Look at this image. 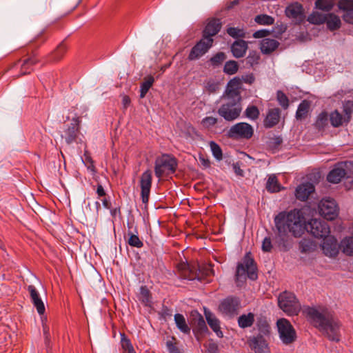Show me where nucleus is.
<instances>
[{
	"mask_svg": "<svg viewBox=\"0 0 353 353\" xmlns=\"http://www.w3.org/2000/svg\"><path fill=\"white\" fill-rule=\"evenodd\" d=\"M280 340L285 345L293 344L297 339L296 331L288 319H279L276 323Z\"/></svg>",
	"mask_w": 353,
	"mask_h": 353,
	"instance_id": "1a4fd4ad",
	"label": "nucleus"
},
{
	"mask_svg": "<svg viewBox=\"0 0 353 353\" xmlns=\"http://www.w3.org/2000/svg\"><path fill=\"white\" fill-rule=\"evenodd\" d=\"M243 82L239 77L228 81L221 97V105L218 109L219 114L227 121H233L239 117L241 110V90Z\"/></svg>",
	"mask_w": 353,
	"mask_h": 353,
	"instance_id": "f257e3e1",
	"label": "nucleus"
},
{
	"mask_svg": "<svg viewBox=\"0 0 353 353\" xmlns=\"http://www.w3.org/2000/svg\"><path fill=\"white\" fill-rule=\"evenodd\" d=\"M334 6V0H316L315 8L322 11L329 12Z\"/></svg>",
	"mask_w": 353,
	"mask_h": 353,
	"instance_id": "79ce46f5",
	"label": "nucleus"
},
{
	"mask_svg": "<svg viewBox=\"0 0 353 353\" xmlns=\"http://www.w3.org/2000/svg\"><path fill=\"white\" fill-rule=\"evenodd\" d=\"M305 230L318 239L327 237L330 232V227L327 223L316 219H311L307 225H306Z\"/></svg>",
	"mask_w": 353,
	"mask_h": 353,
	"instance_id": "ddd939ff",
	"label": "nucleus"
},
{
	"mask_svg": "<svg viewBox=\"0 0 353 353\" xmlns=\"http://www.w3.org/2000/svg\"><path fill=\"white\" fill-rule=\"evenodd\" d=\"M239 69V65L235 61H226L223 67V72L226 74H234Z\"/></svg>",
	"mask_w": 353,
	"mask_h": 353,
	"instance_id": "de8ad7c7",
	"label": "nucleus"
},
{
	"mask_svg": "<svg viewBox=\"0 0 353 353\" xmlns=\"http://www.w3.org/2000/svg\"><path fill=\"white\" fill-rule=\"evenodd\" d=\"M178 268L184 278L188 280L204 281L213 274V270L208 265H198L196 268L189 263H181Z\"/></svg>",
	"mask_w": 353,
	"mask_h": 353,
	"instance_id": "423d86ee",
	"label": "nucleus"
},
{
	"mask_svg": "<svg viewBox=\"0 0 353 353\" xmlns=\"http://www.w3.org/2000/svg\"><path fill=\"white\" fill-rule=\"evenodd\" d=\"M278 305L289 316L298 315L301 310V304L296 296L293 293L287 291L279 294Z\"/></svg>",
	"mask_w": 353,
	"mask_h": 353,
	"instance_id": "6e6552de",
	"label": "nucleus"
},
{
	"mask_svg": "<svg viewBox=\"0 0 353 353\" xmlns=\"http://www.w3.org/2000/svg\"><path fill=\"white\" fill-rule=\"evenodd\" d=\"M338 6L340 10L345 12L353 11V0H340Z\"/></svg>",
	"mask_w": 353,
	"mask_h": 353,
	"instance_id": "6e6d98bb",
	"label": "nucleus"
},
{
	"mask_svg": "<svg viewBox=\"0 0 353 353\" xmlns=\"http://www.w3.org/2000/svg\"><path fill=\"white\" fill-rule=\"evenodd\" d=\"M275 226L279 236H285L288 232L294 237H300L305 232L306 222L301 210L281 212L274 218Z\"/></svg>",
	"mask_w": 353,
	"mask_h": 353,
	"instance_id": "7ed1b4c3",
	"label": "nucleus"
},
{
	"mask_svg": "<svg viewBox=\"0 0 353 353\" xmlns=\"http://www.w3.org/2000/svg\"><path fill=\"white\" fill-rule=\"evenodd\" d=\"M213 41V39L206 40L202 38L191 49L188 55V60L193 61L202 57L212 46Z\"/></svg>",
	"mask_w": 353,
	"mask_h": 353,
	"instance_id": "dca6fc26",
	"label": "nucleus"
},
{
	"mask_svg": "<svg viewBox=\"0 0 353 353\" xmlns=\"http://www.w3.org/2000/svg\"><path fill=\"white\" fill-rule=\"evenodd\" d=\"M205 88L209 92L214 93L219 90V83L213 80H210L207 82Z\"/></svg>",
	"mask_w": 353,
	"mask_h": 353,
	"instance_id": "bf43d9fd",
	"label": "nucleus"
},
{
	"mask_svg": "<svg viewBox=\"0 0 353 353\" xmlns=\"http://www.w3.org/2000/svg\"><path fill=\"white\" fill-rule=\"evenodd\" d=\"M28 290L30 293L31 301L34 306L36 307L37 312L39 314H43L45 313L46 308L44 303L40 297L39 292L32 285L28 286Z\"/></svg>",
	"mask_w": 353,
	"mask_h": 353,
	"instance_id": "4be33fe9",
	"label": "nucleus"
},
{
	"mask_svg": "<svg viewBox=\"0 0 353 353\" xmlns=\"http://www.w3.org/2000/svg\"><path fill=\"white\" fill-rule=\"evenodd\" d=\"M345 175V170L341 166H336L328 173L327 180L332 183H339Z\"/></svg>",
	"mask_w": 353,
	"mask_h": 353,
	"instance_id": "a878e982",
	"label": "nucleus"
},
{
	"mask_svg": "<svg viewBox=\"0 0 353 353\" xmlns=\"http://www.w3.org/2000/svg\"><path fill=\"white\" fill-rule=\"evenodd\" d=\"M196 337L199 335H204L208 333V328L203 317L199 314L198 318L194 321V327L193 330Z\"/></svg>",
	"mask_w": 353,
	"mask_h": 353,
	"instance_id": "cd10ccee",
	"label": "nucleus"
},
{
	"mask_svg": "<svg viewBox=\"0 0 353 353\" xmlns=\"http://www.w3.org/2000/svg\"><path fill=\"white\" fill-rule=\"evenodd\" d=\"M319 211L321 216L328 221L334 220L339 215V207L333 199H323L319 204Z\"/></svg>",
	"mask_w": 353,
	"mask_h": 353,
	"instance_id": "f8f14e48",
	"label": "nucleus"
},
{
	"mask_svg": "<svg viewBox=\"0 0 353 353\" xmlns=\"http://www.w3.org/2000/svg\"><path fill=\"white\" fill-rule=\"evenodd\" d=\"M84 157L88 169L92 172H96L94 161L88 151L84 152Z\"/></svg>",
	"mask_w": 353,
	"mask_h": 353,
	"instance_id": "13d9d810",
	"label": "nucleus"
},
{
	"mask_svg": "<svg viewBox=\"0 0 353 353\" xmlns=\"http://www.w3.org/2000/svg\"><path fill=\"white\" fill-rule=\"evenodd\" d=\"M283 139L281 137H274L270 139L269 146L272 149H276L282 143Z\"/></svg>",
	"mask_w": 353,
	"mask_h": 353,
	"instance_id": "0e129e2a",
	"label": "nucleus"
},
{
	"mask_svg": "<svg viewBox=\"0 0 353 353\" xmlns=\"http://www.w3.org/2000/svg\"><path fill=\"white\" fill-rule=\"evenodd\" d=\"M259 110L256 105H248L244 112V115L252 120L256 119L259 116Z\"/></svg>",
	"mask_w": 353,
	"mask_h": 353,
	"instance_id": "3c124183",
	"label": "nucleus"
},
{
	"mask_svg": "<svg viewBox=\"0 0 353 353\" xmlns=\"http://www.w3.org/2000/svg\"><path fill=\"white\" fill-rule=\"evenodd\" d=\"M234 57L240 58L243 57V39H238L231 46Z\"/></svg>",
	"mask_w": 353,
	"mask_h": 353,
	"instance_id": "49530a36",
	"label": "nucleus"
},
{
	"mask_svg": "<svg viewBox=\"0 0 353 353\" xmlns=\"http://www.w3.org/2000/svg\"><path fill=\"white\" fill-rule=\"evenodd\" d=\"M80 123L81 119L79 117H74L72 119L70 123L64 125L63 134H61L68 145L73 143H77L80 136Z\"/></svg>",
	"mask_w": 353,
	"mask_h": 353,
	"instance_id": "9b49d317",
	"label": "nucleus"
},
{
	"mask_svg": "<svg viewBox=\"0 0 353 353\" xmlns=\"http://www.w3.org/2000/svg\"><path fill=\"white\" fill-rule=\"evenodd\" d=\"M326 21L325 22L327 25V28L330 31H334L341 28V21L339 16L334 13L327 14Z\"/></svg>",
	"mask_w": 353,
	"mask_h": 353,
	"instance_id": "c85d7f7f",
	"label": "nucleus"
},
{
	"mask_svg": "<svg viewBox=\"0 0 353 353\" xmlns=\"http://www.w3.org/2000/svg\"><path fill=\"white\" fill-rule=\"evenodd\" d=\"M228 137L232 139L243 137V122L233 125L228 131Z\"/></svg>",
	"mask_w": 353,
	"mask_h": 353,
	"instance_id": "a18cd8bd",
	"label": "nucleus"
},
{
	"mask_svg": "<svg viewBox=\"0 0 353 353\" xmlns=\"http://www.w3.org/2000/svg\"><path fill=\"white\" fill-rule=\"evenodd\" d=\"M210 147L214 157L216 160H221L223 159V152L221 147L216 142L212 141L210 142Z\"/></svg>",
	"mask_w": 353,
	"mask_h": 353,
	"instance_id": "603ef678",
	"label": "nucleus"
},
{
	"mask_svg": "<svg viewBox=\"0 0 353 353\" xmlns=\"http://www.w3.org/2000/svg\"><path fill=\"white\" fill-rule=\"evenodd\" d=\"M152 184V173L150 169L143 172L139 180V185L141 188V199L143 204L148 205L150 194Z\"/></svg>",
	"mask_w": 353,
	"mask_h": 353,
	"instance_id": "4468645a",
	"label": "nucleus"
},
{
	"mask_svg": "<svg viewBox=\"0 0 353 353\" xmlns=\"http://www.w3.org/2000/svg\"><path fill=\"white\" fill-rule=\"evenodd\" d=\"M276 99L279 105L283 108L287 109L289 106V99L286 94L281 90L276 92Z\"/></svg>",
	"mask_w": 353,
	"mask_h": 353,
	"instance_id": "864d4df0",
	"label": "nucleus"
},
{
	"mask_svg": "<svg viewBox=\"0 0 353 353\" xmlns=\"http://www.w3.org/2000/svg\"><path fill=\"white\" fill-rule=\"evenodd\" d=\"M286 17L302 22L305 18L303 6L298 2H294L288 6L285 10Z\"/></svg>",
	"mask_w": 353,
	"mask_h": 353,
	"instance_id": "412c9836",
	"label": "nucleus"
},
{
	"mask_svg": "<svg viewBox=\"0 0 353 353\" xmlns=\"http://www.w3.org/2000/svg\"><path fill=\"white\" fill-rule=\"evenodd\" d=\"M310 105V101L305 99L302 101L298 106L296 112V119L300 121L305 119L309 113Z\"/></svg>",
	"mask_w": 353,
	"mask_h": 353,
	"instance_id": "c756f323",
	"label": "nucleus"
},
{
	"mask_svg": "<svg viewBox=\"0 0 353 353\" xmlns=\"http://www.w3.org/2000/svg\"><path fill=\"white\" fill-rule=\"evenodd\" d=\"M340 248L337 240L332 236H327L323 238L322 249L325 255L329 256H336Z\"/></svg>",
	"mask_w": 353,
	"mask_h": 353,
	"instance_id": "aec40b11",
	"label": "nucleus"
},
{
	"mask_svg": "<svg viewBox=\"0 0 353 353\" xmlns=\"http://www.w3.org/2000/svg\"><path fill=\"white\" fill-rule=\"evenodd\" d=\"M352 112H353V110L351 107L345 106L343 108L344 115H343V118H345L346 123H348L350 121Z\"/></svg>",
	"mask_w": 353,
	"mask_h": 353,
	"instance_id": "774afa93",
	"label": "nucleus"
},
{
	"mask_svg": "<svg viewBox=\"0 0 353 353\" xmlns=\"http://www.w3.org/2000/svg\"><path fill=\"white\" fill-rule=\"evenodd\" d=\"M208 353H218L219 347L216 343L210 341L204 345Z\"/></svg>",
	"mask_w": 353,
	"mask_h": 353,
	"instance_id": "052dcab7",
	"label": "nucleus"
},
{
	"mask_svg": "<svg viewBox=\"0 0 353 353\" xmlns=\"http://www.w3.org/2000/svg\"><path fill=\"white\" fill-rule=\"evenodd\" d=\"M328 117L330 123L334 128H339L342 126L343 123H347L345 118H343V114L340 113L337 110L332 112Z\"/></svg>",
	"mask_w": 353,
	"mask_h": 353,
	"instance_id": "2f4dec72",
	"label": "nucleus"
},
{
	"mask_svg": "<svg viewBox=\"0 0 353 353\" xmlns=\"http://www.w3.org/2000/svg\"><path fill=\"white\" fill-rule=\"evenodd\" d=\"M253 134H254V130H253L252 127L250 124L244 122V125H243V137H244V139H250L252 137Z\"/></svg>",
	"mask_w": 353,
	"mask_h": 353,
	"instance_id": "680f3d73",
	"label": "nucleus"
},
{
	"mask_svg": "<svg viewBox=\"0 0 353 353\" xmlns=\"http://www.w3.org/2000/svg\"><path fill=\"white\" fill-rule=\"evenodd\" d=\"M68 46L65 40L61 41L57 48L48 55L43 57V64L56 63L61 61L66 54Z\"/></svg>",
	"mask_w": 353,
	"mask_h": 353,
	"instance_id": "f3484780",
	"label": "nucleus"
},
{
	"mask_svg": "<svg viewBox=\"0 0 353 353\" xmlns=\"http://www.w3.org/2000/svg\"><path fill=\"white\" fill-rule=\"evenodd\" d=\"M240 32L241 30L236 28H229L227 30V32L230 36L234 38L242 39L243 33L240 34Z\"/></svg>",
	"mask_w": 353,
	"mask_h": 353,
	"instance_id": "69168bd1",
	"label": "nucleus"
},
{
	"mask_svg": "<svg viewBox=\"0 0 353 353\" xmlns=\"http://www.w3.org/2000/svg\"><path fill=\"white\" fill-rule=\"evenodd\" d=\"M269 338L261 335L253 336L248 339L247 343L254 353H270Z\"/></svg>",
	"mask_w": 353,
	"mask_h": 353,
	"instance_id": "2eb2a0df",
	"label": "nucleus"
},
{
	"mask_svg": "<svg viewBox=\"0 0 353 353\" xmlns=\"http://www.w3.org/2000/svg\"><path fill=\"white\" fill-rule=\"evenodd\" d=\"M47 39L48 37L45 36L43 32L34 38L28 48L27 54L19 59L10 68L9 70L12 73H16L14 77L19 78L29 74L33 71L34 66L37 63L40 61L43 63V59L39 58L38 48L43 44Z\"/></svg>",
	"mask_w": 353,
	"mask_h": 353,
	"instance_id": "20e7f679",
	"label": "nucleus"
},
{
	"mask_svg": "<svg viewBox=\"0 0 353 353\" xmlns=\"http://www.w3.org/2000/svg\"><path fill=\"white\" fill-rule=\"evenodd\" d=\"M222 23L221 19L217 18L210 19L203 30V38L206 40L213 39L212 37L215 36L221 30Z\"/></svg>",
	"mask_w": 353,
	"mask_h": 353,
	"instance_id": "a211bd4d",
	"label": "nucleus"
},
{
	"mask_svg": "<svg viewBox=\"0 0 353 353\" xmlns=\"http://www.w3.org/2000/svg\"><path fill=\"white\" fill-rule=\"evenodd\" d=\"M246 274L248 279L256 281L258 279V268L254 260L250 257V253H246L244 256V274Z\"/></svg>",
	"mask_w": 353,
	"mask_h": 353,
	"instance_id": "6ab92c4d",
	"label": "nucleus"
},
{
	"mask_svg": "<svg viewBox=\"0 0 353 353\" xmlns=\"http://www.w3.org/2000/svg\"><path fill=\"white\" fill-rule=\"evenodd\" d=\"M314 186L312 183L307 182L297 186L295 191V196L298 200L306 201L309 196L314 192Z\"/></svg>",
	"mask_w": 353,
	"mask_h": 353,
	"instance_id": "5701e85b",
	"label": "nucleus"
},
{
	"mask_svg": "<svg viewBox=\"0 0 353 353\" xmlns=\"http://www.w3.org/2000/svg\"><path fill=\"white\" fill-rule=\"evenodd\" d=\"M259 60V54L256 52H252L246 59V64L253 68L254 65H258Z\"/></svg>",
	"mask_w": 353,
	"mask_h": 353,
	"instance_id": "5fc2aeb1",
	"label": "nucleus"
},
{
	"mask_svg": "<svg viewBox=\"0 0 353 353\" xmlns=\"http://www.w3.org/2000/svg\"><path fill=\"white\" fill-rule=\"evenodd\" d=\"M178 166L176 159L171 154H163L154 162L155 176L161 179L175 173Z\"/></svg>",
	"mask_w": 353,
	"mask_h": 353,
	"instance_id": "39448f33",
	"label": "nucleus"
},
{
	"mask_svg": "<svg viewBox=\"0 0 353 353\" xmlns=\"http://www.w3.org/2000/svg\"><path fill=\"white\" fill-rule=\"evenodd\" d=\"M154 82V78L149 75L144 78L143 81L141 83L140 85V97L144 98L150 90V88L152 86Z\"/></svg>",
	"mask_w": 353,
	"mask_h": 353,
	"instance_id": "4c0bfd02",
	"label": "nucleus"
},
{
	"mask_svg": "<svg viewBox=\"0 0 353 353\" xmlns=\"http://www.w3.org/2000/svg\"><path fill=\"white\" fill-rule=\"evenodd\" d=\"M174 321L177 328L183 334H189L190 333V327L186 323L184 316L181 314H176L174 315Z\"/></svg>",
	"mask_w": 353,
	"mask_h": 353,
	"instance_id": "7c9ffc66",
	"label": "nucleus"
},
{
	"mask_svg": "<svg viewBox=\"0 0 353 353\" xmlns=\"http://www.w3.org/2000/svg\"><path fill=\"white\" fill-rule=\"evenodd\" d=\"M340 248L347 255H353V236L345 237L340 243Z\"/></svg>",
	"mask_w": 353,
	"mask_h": 353,
	"instance_id": "e433bc0d",
	"label": "nucleus"
},
{
	"mask_svg": "<svg viewBox=\"0 0 353 353\" xmlns=\"http://www.w3.org/2000/svg\"><path fill=\"white\" fill-rule=\"evenodd\" d=\"M227 58L226 54L223 52H219L215 54L210 59V65L213 68L219 67L225 61Z\"/></svg>",
	"mask_w": 353,
	"mask_h": 353,
	"instance_id": "c03bdc74",
	"label": "nucleus"
},
{
	"mask_svg": "<svg viewBox=\"0 0 353 353\" xmlns=\"http://www.w3.org/2000/svg\"><path fill=\"white\" fill-rule=\"evenodd\" d=\"M178 341L174 336H171L166 341V347L169 353H183L178 346Z\"/></svg>",
	"mask_w": 353,
	"mask_h": 353,
	"instance_id": "37998d69",
	"label": "nucleus"
},
{
	"mask_svg": "<svg viewBox=\"0 0 353 353\" xmlns=\"http://www.w3.org/2000/svg\"><path fill=\"white\" fill-rule=\"evenodd\" d=\"M159 315L161 319H167L168 318H170L172 315V310L169 308L168 306L163 305L160 312Z\"/></svg>",
	"mask_w": 353,
	"mask_h": 353,
	"instance_id": "e2e57ef3",
	"label": "nucleus"
},
{
	"mask_svg": "<svg viewBox=\"0 0 353 353\" xmlns=\"http://www.w3.org/2000/svg\"><path fill=\"white\" fill-rule=\"evenodd\" d=\"M128 235L129 236L128 243L132 246L135 247L137 248H141L143 246V243L140 240L139 237L134 234L132 232H129L128 233Z\"/></svg>",
	"mask_w": 353,
	"mask_h": 353,
	"instance_id": "8fccbe9b",
	"label": "nucleus"
},
{
	"mask_svg": "<svg viewBox=\"0 0 353 353\" xmlns=\"http://www.w3.org/2000/svg\"><path fill=\"white\" fill-rule=\"evenodd\" d=\"M272 245L270 237H265L262 243V250L263 252H269L272 250Z\"/></svg>",
	"mask_w": 353,
	"mask_h": 353,
	"instance_id": "338daca9",
	"label": "nucleus"
},
{
	"mask_svg": "<svg viewBox=\"0 0 353 353\" xmlns=\"http://www.w3.org/2000/svg\"><path fill=\"white\" fill-rule=\"evenodd\" d=\"M241 308V299L234 296H228L219 303L218 310L223 316L234 318Z\"/></svg>",
	"mask_w": 353,
	"mask_h": 353,
	"instance_id": "9d476101",
	"label": "nucleus"
},
{
	"mask_svg": "<svg viewBox=\"0 0 353 353\" xmlns=\"http://www.w3.org/2000/svg\"><path fill=\"white\" fill-rule=\"evenodd\" d=\"M280 120V110L272 108L269 110L266 117L264 119V126L270 128L276 125Z\"/></svg>",
	"mask_w": 353,
	"mask_h": 353,
	"instance_id": "393cba45",
	"label": "nucleus"
},
{
	"mask_svg": "<svg viewBox=\"0 0 353 353\" xmlns=\"http://www.w3.org/2000/svg\"><path fill=\"white\" fill-rule=\"evenodd\" d=\"M139 301L146 307H150L152 305V294L146 285H142L140 288Z\"/></svg>",
	"mask_w": 353,
	"mask_h": 353,
	"instance_id": "473e14b6",
	"label": "nucleus"
},
{
	"mask_svg": "<svg viewBox=\"0 0 353 353\" xmlns=\"http://www.w3.org/2000/svg\"><path fill=\"white\" fill-rule=\"evenodd\" d=\"M254 21L259 25L270 26L274 23V19L268 14H259L255 17Z\"/></svg>",
	"mask_w": 353,
	"mask_h": 353,
	"instance_id": "09e8293b",
	"label": "nucleus"
},
{
	"mask_svg": "<svg viewBox=\"0 0 353 353\" xmlns=\"http://www.w3.org/2000/svg\"><path fill=\"white\" fill-rule=\"evenodd\" d=\"M205 316L208 325L212 331L219 338H222L223 336V334L221 330V322L219 319L213 313L206 310L205 311Z\"/></svg>",
	"mask_w": 353,
	"mask_h": 353,
	"instance_id": "b1692460",
	"label": "nucleus"
},
{
	"mask_svg": "<svg viewBox=\"0 0 353 353\" xmlns=\"http://www.w3.org/2000/svg\"><path fill=\"white\" fill-rule=\"evenodd\" d=\"M217 123V119L213 117H206L201 121L203 127L209 128L214 125Z\"/></svg>",
	"mask_w": 353,
	"mask_h": 353,
	"instance_id": "4d7b16f0",
	"label": "nucleus"
},
{
	"mask_svg": "<svg viewBox=\"0 0 353 353\" xmlns=\"http://www.w3.org/2000/svg\"><path fill=\"white\" fill-rule=\"evenodd\" d=\"M254 323L259 332L257 335L270 336L272 333L271 325L265 315L262 314H254L252 312L244 314V328L250 327Z\"/></svg>",
	"mask_w": 353,
	"mask_h": 353,
	"instance_id": "0eeeda50",
	"label": "nucleus"
},
{
	"mask_svg": "<svg viewBox=\"0 0 353 353\" xmlns=\"http://www.w3.org/2000/svg\"><path fill=\"white\" fill-rule=\"evenodd\" d=\"M243 262L239 261L237 263L236 267L235 268L234 276H233V281L238 288H241L243 286Z\"/></svg>",
	"mask_w": 353,
	"mask_h": 353,
	"instance_id": "f704fd0d",
	"label": "nucleus"
},
{
	"mask_svg": "<svg viewBox=\"0 0 353 353\" xmlns=\"http://www.w3.org/2000/svg\"><path fill=\"white\" fill-rule=\"evenodd\" d=\"M283 188L279 182L277 177L274 174H272L268 177L266 183V189L270 192H278Z\"/></svg>",
	"mask_w": 353,
	"mask_h": 353,
	"instance_id": "72a5a7b5",
	"label": "nucleus"
},
{
	"mask_svg": "<svg viewBox=\"0 0 353 353\" xmlns=\"http://www.w3.org/2000/svg\"><path fill=\"white\" fill-rule=\"evenodd\" d=\"M299 247L301 252L309 253L314 250L315 244L312 240L303 238L300 241Z\"/></svg>",
	"mask_w": 353,
	"mask_h": 353,
	"instance_id": "ea45409f",
	"label": "nucleus"
},
{
	"mask_svg": "<svg viewBox=\"0 0 353 353\" xmlns=\"http://www.w3.org/2000/svg\"><path fill=\"white\" fill-rule=\"evenodd\" d=\"M327 14H324L318 12H313L307 17V21L314 25H321L325 23L327 20Z\"/></svg>",
	"mask_w": 353,
	"mask_h": 353,
	"instance_id": "58836bf2",
	"label": "nucleus"
},
{
	"mask_svg": "<svg viewBox=\"0 0 353 353\" xmlns=\"http://www.w3.org/2000/svg\"><path fill=\"white\" fill-rule=\"evenodd\" d=\"M279 43L272 39H263L261 43V50L263 54H268L274 52L279 46Z\"/></svg>",
	"mask_w": 353,
	"mask_h": 353,
	"instance_id": "bb28decb",
	"label": "nucleus"
},
{
	"mask_svg": "<svg viewBox=\"0 0 353 353\" xmlns=\"http://www.w3.org/2000/svg\"><path fill=\"white\" fill-rule=\"evenodd\" d=\"M328 123V114L326 111H322L316 117L314 127L319 131L323 130Z\"/></svg>",
	"mask_w": 353,
	"mask_h": 353,
	"instance_id": "c9c22d12",
	"label": "nucleus"
},
{
	"mask_svg": "<svg viewBox=\"0 0 353 353\" xmlns=\"http://www.w3.org/2000/svg\"><path fill=\"white\" fill-rule=\"evenodd\" d=\"M121 345L122 353H136L131 341L123 334H121Z\"/></svg>",
	"mask_w": 353,
	"mask_h": 353,
	"instance_id": "a19ab883",
	"label": "nucleus"
},
{
	"mask_svg": "<svg viewBox=\"0 0 353 353\" xmlns=\"http://www.w3.org/2000/svg\"><path fill=\"white\" fill-rule=\"evenodd\" d=\"M303 313L329 340L340 341L341 323L327 309L319 310L313 307H307L303 309Z\"/></svg>",
	"mask_w": 353,
	"mask_h": 353,
	"instance_id": "f03ea898",
	"label": "nucleus"
}]
</instances>
